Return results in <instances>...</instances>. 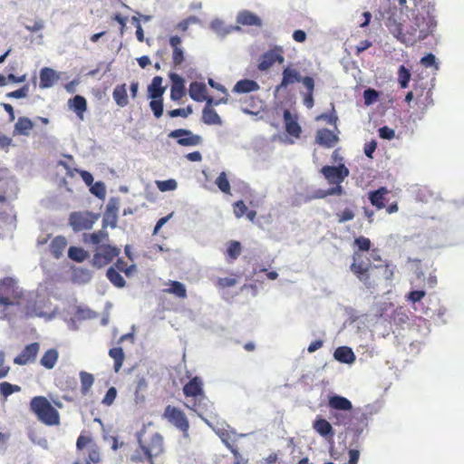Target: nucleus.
Wrapping results in <instances>:
<instances>
[{
	"mask_svg": "<svg viewBox=\"0 0 464 464\" xmlns=\"http://www.w3.org/2000/svg\"><path fill=\"white\" fill-rule=\"evenodd\" d=\"M14 282L13 283V285ZM10 298L14 302V305L9 308L8 314L24 313L28 316L44 315L41 305L37 301V295L34 292L18 293L13 288Z\"/></svg>",
	"mask_w": 464,
	"mask_h": 464,
	"instance_id": "obj_1",
	"label": "nucleus"
},
{
	"mask_svg": "<svg viewBox=\"0 0 464 464\" xmlns=\"http://www.w3.org/2000/svg\"><path fill=\"white\" fill-rule=\"evenodd\" d=\"M30 408L38 420L48 426L59 423V412L44 396H36L31 400Z\"/></svg>",
	"mask_w": 464,
	"mask_h": 464,
	"instance_id": "obj_2",
	"label": "nucleus"
},
{
	"mask_svg": "<svg viewBox=\"0 0 464 464\" xmlns=\"http://www.w3.org/2000/svg\"><path fill=\"white\" fill-rule=\"evenodd\" d=\"M144 433V430L137 433L138 443L150 463L153 464V458L159 456L163 451V438L160 433H154L150 439V444L147 445L142 440Z\"/></svg>",
	"mask_w": 464,
	"mask_h": 464,
	"instance_id": "obj_3",
	"label": "nucleus"
},
{
	"mask_svg": "<svg viewBox=\"0 0 464 464\" xmlns=\"http://www.w3.org/2000/svg\"><path fill=\"white\" fill-rule=\"evenodd\" d=\"M99 218V214L90 211L72 212L69 218V225L75 232L88 230L93 227Z\"/></svg>",
	"mask_w": 464,
	"mask_h": 464,
	"instance_id": "obj_4",
	"label": "nucleus"
},
{
	"mask_svg": "<svg viewBox=\"0 0 464 464\" xmlns=\"http://www.w3.org/2000/svg\"><path fill=\"white\" fill-rule=\"evenodd\" d=\"M169 137L177 139V143L184 147H195L202 144L203 138L200 135L194 134L187 129H176L169 133Z\"/></svg>",
	"mask_w": 464,
	"mask_h": 464,
	"instance_id": "obj_5",
	"label": "nucleus"
},
{
	"mask_svg": "<svg viewBox=\"0 0 464 464\" xmlns=\"http://www.w3.org/2000/svg\"><path fill=\"white\" fill-rule=\"evenodd\" d=\"M322 174L330 184L342 183L346 177L349 176V169L343 165L324 166L321 169Z\"/></svg>",
	"mask_w": 464,
	"mask_h": 464,
	"instance_id": "obj_6",
	"label": "nucleus"
},
{
	"mask_svg": "<svg viewBox=\"0 0 464 464\" xmlns=\"http://www.w3.org/2000/svg\"><path fill=\"white\" fill-rule=\"evenodd\" d=\"M14 280L5 277L0 280V312L8 313L9 308L14 305V302L11 300L10 294L13 292Z\"/></svg>",
	"mask_w": 464,
	"mask_h": 464,
	"instance_id": "obj_7",
	"label": "nucleus"
},
{
	"mask_svg": "<svg viewBox=\"0 0 464 464\" xmlns=\"http://www.w3.org/2000/svg\"><path fill=\"white\" fill-rule=\"evenodd\" d=\"M40 351L39 343H32L26 345L22 352L14 359L17 365H26L34 362Z\"/></svg>",
	"mask_w": 464,
	"mask_h": 464,
	"instance_id": "obj_8",
	"label": "nucleus"
},
{
	"mask_svg": "<svg viewBox=\"0 0 464 464\" xmlns=\"http://www.w3.org/2000/svg\"><path fill=\"white\" fill-rule=\"evenodd\" d=\"M164 417L182 431H186L188 429V421L185 414L175 407H171L170 405L167 406L164 411Z\"/></svg>",
	"mask_w": 464,
	"mask_h": 464,
	"instance_id": "obj_9",
	"label": "nucleus"
},
{
	"mask_svg": "<svg viewBox=\"0 0 464 464\" xmlns=\"http://www.w3.org/2000/svg\"><path fill=\"white\" fill-rule=\"evenodd\" d=\"M237 24L244 26H256L261 27L263 25L262 19L255 13L244 9L237 13L236 16Z\"/></svg>",
	"mask_w": 464,
	"mask_h": 464,
	"instance_id": "obj_10",
	"label": "nucleus"
},
{
	"mask_svg": "<svg viewBox=\"0 0 464 464\" xmlns=\"http://www.w3.org/2000/svg\"><path fill=\"white\" fill-rule=\"evenodd\" d=\"M184 394L188 397L198 398L199 405L206 401L203 395L202 382L198 377L190 380L183 388Z\"/></svg>",
	"mask_w": 464,
	"mask_h": 464,
	"instance_id": "obj_11",
	"label": "nucleus"
},
{
	"mask_svg": "<svg viewBox=\"0 0 464 464\" xmlns=\"http://www.w3.org/2000/svg\"><path fill=\"white\" fill-rule=\"evenodd\" d=\"M282 75V81L280 84L276 87V92L285 90L290 84L301 82V74L295 69L286 67L283 70Z\"/></svg>",
	"mask_w": 464,
	"mask_h": 464,
	"instance_id": "obj_12",
	"label": "nucleus"
},
{
	"mask_svg": "<svg viewBox=\"0 0 464 464\" xmlns=\"http://www.w3.org/2000/svg\"><path fill=\"white\" fill-rule=\"evenodd\" d=\"M206 90L207 87L205 83L193 82L189 85V96L196 102L206 101L208 105H211L213 102V98L205 96Z\"/></svg>",
	"mask_w": 464,
	"mask_h": 464,
	"instance_id": "obj_13",
	"label": "nucleus"
},
{
	"mask_svg": "<svg viewBox=\"0 0 464 464\" xmlns=\"http://www.w3.org/2000/svg\"><path fill=\"white\" fill-rule=\"evenodd\" d=\"M18 192L17 181L14 178L4 180L0 186V202H5L7 198H15Z\"/></svg>",
	"mask_w": 464,
	"mask_h": 464,
	"instance_id": "obj_14",
	"label": "nucleus"
},
{
	"mask_svg": "<svg viewBox=\"0 0 464 464\" xmlns=\"http://www.w3.org/2000/svg\"><path fill=\"white\" fill-rule=\"evenodd\" d=\"M338 140V137L328 129L318 130L315 136L316 143L326 148L334 147Z\"/></svg>",
	"mask_w": 464,
	"mask_h": 464,
	"instance_id": "obj_15",
	"label": "nucleus"
},
{
	"mask_svg": "<svg viewBox=\"0 0 464 464\" xmlns=\"http://www.w3.org/2000/svg\"><path fill=\"white\" fill-rule=\"evenodd\" d=\"M169 79L172 82L170 90V98L173 101H179L185 93L184 80L181 76L175 72L169 74Z\"/></svg>",
	"mask_w": 464,
	"mask_h": 464,
	"instance_id": "obj_16",
	"label": "nucleus"
},
{
	"mask_svg": "<svg viewBox=\"0 0 464 464\" xmlns=\"http://www.w3.org/2000/svg\"><path fill=\"white\" fill-rule=\"evenodd\" d=\"M359 258H360V256L355 253L353 255V263L351 266V271L353 273H354L355 275H357L358 278L361 281L365 282L369 278L368 271L371 267V265L369 262H364V261L359 262L358 261Z\"/></svg>",
	"mask_w": 464,
	"mask_h": 464,
	"instance_id": "obj_17",
	"label": "nucleus"
},
{
	"mask_svg": "<svg viewBox=\"0 0 464 464\" xmlns=\"http://www.w3.org/2000/svg\"><path fill=\"white\" fill-rule=\"evenodd\" d=\"M359 258H360V256L355 253L353 255V263L351 266V271L353 273H354L355 275H357L358 278L361 281L365 282L369 278L368 271L371 267V265L369 262H364V261L359 262L358 261Z\"/></svg>",
	"mask_w": 464,
	"mask_h": 464,
	"instance_id": "obj_18",
	"label": "nucleus"
},
{
	"mask_svg": "<svg viewBox=\"0 0 464 464\" xmlns=\"http://www.w3.org/2000/svg\"><path fill=\"white\" fill-rule=\"evenodd\" d=\"M334 357L336 361L347 364L353 363L356 359L353 351L348 346L338 347L334 353Z\"/></svg>",
	"mask_w": 464,
	"mask_h": 464,
	"instance_id": "obj_19",
	"label": "nucleus"
},
{
	"mask_svg": "<svg viewBox=\"0 0 464 464\" xmlns=\"http://www.w3.org/2000/svg\"><path fill=\"white\" fill-rule=\"evenodd\" d=\"M68 106L81 120H83V113L87 110V101L83 96L75 95L68 101Z\"/></svg>",
	"mask_w": 464,
	"mask_h": 464,
	"instance_id": "obj_20",
	"label": "nucleus"
},
{
	"mask_svg": "<svg viewBox=\"0 0 464 464\" xmlns=\"http://www.w3.org/2000/svg\"><path fill=\"white\" fill-rule=\"evenodd\" d=\"M58 76L56 72L51 68L44 67L40 72V88L45 89L52 87Z\"/></svg>",
	"mask_w": 464,
	"mask_h": 464,
	"instance_id": "obj_21",
	"label": "nucleus"
},
{
	"mask_svg": "<svg viewBox=\"0 0 464 464\" xmlns=\"http://www.w3.org/2000/svg\"><path fill=\"white\" fill-rule=\"evenodd\" d=\"M259 84L249 79L238 81L233 87V92L237 93H248L259 90Z\"/></svg>",
	"mask_w": 464,
	"mask_h": 464,
	"instance_id": "obj_22",
	"label": "nucleus"
},
{
	"mask_svg": "<svg viewBox=\"0 0 464 464\" xmlns=\"http://www.w3.org/2000/svg\"><path fill=\"white\" fill-rule=\"evenodd\" d=\"M329 406L339 411H351L353 409L352 402L345 397L334 394L329 398Z\"/></svg>",
	"mask_w": 464,
	"mask_h": 464,
	"instance_id": "obj_23",
	"label": "nucleus"
},
{
	"mask_svg": "<svg viewBox=\"0 0 464 464\" xmlns=\"http://www.w3.org/2000/svg\"><path fill=\"white\" fill-rule=\"evenodd\" d=\"M284 121L285 123V130L288 134L298 138L301 133V127L297 121L293 118L290 111L285 110L284 111Z\"/></svg>",
	"mask_w": 464,
	"mask_h": 464,
	"instance_id": "obj_24",
	"label": "nucleus"
},
{
	"mask_svg": "<svg viewBox=\"0 0 464 464\" xmlns=\"http://www.w3.org/2000/svg\"><path fill=\"white\" fill-rule=\"evenodd\" d=\"M59 358V353L56 349H48L40 360V364L47 370L54 368Z\"/></svg>",
	"mask_w": 464,
	"mask_h": 464,
	"instance_id": "obj_25",
	"label": "nucleus"
},
{
	"mask_svg": "<svg viewBox=\"0 0 464 464\" xmlns=\"http://www.w3.org/2000/svg\"><path fill=\"white\" fill-rule=\"evenodd\" d=\"M163 78L155 76L150 84L148 86L149 98H160L165 92V88L162 87Z\"/></svg>",
	"mask_w": 464,
	"mask_h": 464,
	"instance_id": "obj_26",
	"label": "nucleus"
},
{
	"mask_svg": "<svg viewBox=\"0 0 464 464\" xmlns=\"http://www.w3.org/2000/svg\"><path fill=\"white\" fill-rule=\"evenodd\" d=\"M211 105H206L202 111V121L208 125H222V120L217 111L210 107Z\"/></svg>",
	"mask_w": 464,
	"mask_h": 464,
	"instance_id": "obj_27",
	"label": "nucleus"
},
{
	"mask_svg": "<svg viewBox=\"0 0 464 464\" xmlns=\"http://www.w3.org/2000/svg\"><path fill=\"white\" fill-rule=\"evenodd\" d=\"M108 238L109 234L106 231V228H102L101 230L92 234H83V241L96 246V247L101 245V242L107 240Z\"/></svg>",
	"mask_w": 464,
	"mask_h": 464,
	"instance_id": "obj_28",
	"label": "nucleus"
},
{
	"mask_svg": "<svg viewBox=\"0 0 464 464\" xmlns=\"http://www.w3.org/2000/svg\"><path fill=\"white\" fill-rule=\"evenodd\" d=\"M112 98L120 107H125L128 104L129 101L125 83L117 85L114 88L112 92Z\"/></svg>",
	"mask_w": 464,
	"mask_h": 464,
	"instance_id": "obj_29",
	"label": "nucleus"
},
{
	"mask_svg": "<svg viewBox=\"0 0 464 464\" xmlns=\"http://www.w3.org/2000/svg\"><path fill=\"white\" fill-rule=\"evenodd\" d=\"M100 254L105 258L107 264L111 263L112 259L119 256L121 250L117 246L102 244L96 247Z\"/></svg>",
	"mask_w": 464,
	"mask_h": 464,
	"instance_id": "obj_30",
	"label": "nucleus"
},
{
	"mask_svg": "<svg viewBox=\"0 0 464 464\" xmlns=\"http://www.w3.org/2000/svg\"><path fill=\"white\" fill-rule=\"evenodd\" d=\"M209 28L218 37L221 38H225L227 35L230 34V29L228 28V25H226L225 23L219 18L213 19L209 24Z\"/></svg>",
	"mask_w": 464,
	"mask_h": 464,
	"instance_id": "obj_31",
	"label": "nucleus"
},
{
	"mask_svg": "<svg viewBox=\"0 0 464 464\" xmlns=\"http://www.w3.org/2000/svg\"><path fill=\"white\" fill-rule=\"evenodd\" d=\"M33 121L26 117H20L14 125V131L18 134L28 136L33 129Z\"/></svg>",
	"mask_w": 464,
	"mask_h": 464,
	"instance_id": "obj_32",
	"label": "nucleus"
},
{
	"mask_svg": "<svg viewBox=\"0 0 464 464\" xmlns=\"http://www.w3.org/2000/svg\"><path fill=\"white\" fill-rule=\"evenodd\" d=\"M79 375L81 380V392L82 395H86L94 383V376L84 371L80 372Z\"/></svg>",
	"mask_w": 464,
	"mask_h": 464,
	"instance_id": "obj_33",
	"label": "nucleus"
},
{
	"mask_svg": "<svg viewBox=\"0 0 464 464\" xmlns=\"http://www.w3.org/2000/svg\"><path fill=\"white\" fill-rule=\"evenodd\" d=\"M314 429L323 437L333 436V427L324 419H318L314 422Z\"/></svg>",
	"mask_w": 464,
	"mask_h": 464,
	"instance_id": "obj_34",
	"label": "nucleus"
},
{
	"mask_svg": "<svg viewBox=\"0 0 464 464\" xmlns=\"http://www.w3.org/2000/svg\"><path fill=\"white\" fill-rule=\"evenodd\" d=\"M92 277V273L88 268H76L73 270L72 280L77 284H86Z\"/></svg>",
	"mask_w": 464,
	"mask_h": 464,
	"instance_id": "obj_35",
	"label": "nucleus"
},
{
	"mask_svg": "<svg viewBox=\"0 0 464 464\" xmlns=\"http://www.w3.org/2000/svg\"><path fill=\"white\" fill-rule=\"evenodd\" d=\"M106 276L110 282L118 288H122L126 285L125 279L113 266L108 268Z\"/></svg>",
	"mask_w": 464,
	"mask_h": 464,
	"instance_id": "obj_36",
	"label": "nucleus"
},
{
	"mask_svg": "<svg viewBox=\"0 0 464 464\" xmlns=\"http://www.w3.org/2000/svg\"><path fill=\"white\" fill-rule=\"evenodd\" d=\"M66 244L67 241L63 237L59 236L53 238L50 246L52 254L56 258H59L62 256L63 250L66 246Z\"/></svg>",
	"mask_w": 464,
	"mask_h": 464,
	"instance_id": "obj_37",
	"label": "nucleus"
},
{
	"mask_svg": "<svg viewBox=\"0 0 464 464\" xmlns=\"http://www.w3.org/2000/svg\"><path fill=\"white\" fill-rule=\"evenodd\" d=\"M391 34L396 37L399 41L401 43L407 44V45H412L415 42L414 39L408 38L405 34L402 33L401 24H395V25L392 27L391 25L390 29Z\"/></svg>",
	"mask_w": 464,
	"mask_h": 464,
	"instance_id": "obj_38",
	"label": "nucleus"
},
{
	"mask_svg": "<svg viewBox=\"0 0 464 464\" xmlns=\"http://www.w3.org/2000/svg\"><path fill=\"white\" fill-rule=\"evenodd\" d=\"M68 256L73 261L82 262L89 256V254L82 247L70 246L68 249Z\"/></svg>",
	"mask_w": 464,
	"mask_h": 464,
	"instance_id": "obj_39",
	"label": "nucleus"
},
{
	"mask_svg": "<svg viewBox=\"0 0 464 464\" xmlns=\"http://www.w3.org/2000/svg\"><path fill=\"white\" fill-rule=\"evenodd\" d=\"M208 403V401L206 399L205 401H203L200 405L198 403V398H196L194 400H192L191 403L190 404H187V406L190 409H193L197 413L198 415L209 426V427H212L211 423L207 420L205 419L202 415L204 413V410L205 408L207 407Z\"/></svg>",
	"mask_w": 464,
	"mask_h": 464,
	"instance_id": "obj_40",
	"label": "nucleus"
},
{
	"mask_svg": "<svg viewBox=\"0 0 464 464\" xmlns=\"http://www.w3.org/2000/svg\"><path fill=\"white\" fill-rule=\"evenodd\" d=\"M273 55L274 51H268L261 56L257 66L260 71H266L273 66L275 63Z\"/></svg>",
	"mask_w": 464,
	"mask_h": 464,
	"instance_id": "obj_41",
	"label": "nucleus"
},
{
	"mask_svg": "<svg viewBox=\"0 0 464 464\" xmlns=\"http://www.w3.org/2000/svg\"><path fill=\"white\" fill-rule=\"evenodd\" d=\"M216 185L219 188V190L225 194H230V183L228 181L227 173L222 171L215 181Z\"/></svg>",
	"mask_w": 464,
	"mask_h": 464,
	"instance_id": "obj_42",
	"label": "nucleus"
},
{
	"mask_svg": "<svg viewBox=\"0 0 464 464\" xmlns=\"http://www.w3.org/2000/svg\"><path fill=\"white\" fill-rule=\"evenodd\" d=\"M166 291L178 297L185 298L187 296V290L184 284L178 281H172L170 288Z\"/></svg>",
	"mask_w": 464,
	"mask_h": 464,
	"instance_id": "obj_43",
	"label": "nucleus"
},
{
	"mask_svg": "<svg viewBox=\"0 0 464 464\" xmlns=\"http://www.w3.org/2000/svg\"><path fill=\"white\" fill-rule=\"evenodd\" d=\"M21 391V387L15 384H12L7 382H0V393L5 398L13 394L14 392H17Z\"/></svg>",
	"mask_w": 464,
	"mask_h": 464,
	"instance_id": "obj_44",
	"label": "nucleus"
},
{
	"mask_svg": "<svg viewBox=\"0 0 464 464\" xmlns=\"http://www.w3.org/2000/svg\"><path fill=\"white\" fill-rule=\"evenodd\" d=\"M150 107L156 118H160L163 114V101L160 98H150Z\"/></svg>",
	"mask_w": 464,
	"mask_h": 464,
	"instance_id": "obj_45",
	"label": "nucleus"
},
{
	"mask_svg": "<svg viewBox=\"0 0 464 464\" xmlns=\"http://www.w3.org/2000/svg\"><path fill=\"white\" fill-rule=\"evenodd\" d=\"M411 79V73L403 65H401L398 72V81L401 88L408 87Z\"/></svg>",
	"mask_w": 464,
	"mask_h": 464,
	"instance_id": "obj_46",
	"label": "nucleus"
},
{
	"mask_svg": "<svg viewBox=\"0 0 464 464\" xmlns=\"http://www.w3.org/2000/svg\"><path fill=\"white\" fill-rule=\"evenodd\" d=\"M378 98L379 92L372 88H368L363 92L364 103L367 106L373 104Z\"/></svg>",
	"mask_w": 464,
	"mask_h": 464,
	"instance_id": "obj_47",
	"label": "nucleus"
},
{
	"mask_svg": "<svg viewBox=\"0 0 464 464\" xmlns=\"http://www.w3.org/2000/svg\"><path fill=\"white\" fill-rule=\"evenodd\" d=\"M117 220L118 214L104 212L102 218V228H106L107 227L115 228L117 226Z\"/></svg>",
	"mask_w": 464,
	"mask_h": 464,
	"instance_id": "obj_48",
	"label": "nucleus"
},
{
	"mask_svg": "<svg viewBox=\"0 0 464 464\" xmlns=\"http://www.w3.org/2000/svg\"><path fill=\"white\" fill-rule=\"evenodd\" d=\"M192 112H193L192 107L190 105H188L186 108H179V109H174V110L169 111L168 114L171 118H175V117L187 118Z\"/></svg>",
	"mask_w": 464,
	"mask_h": 464,
	"instance_id": "obj_49",
	"label": "nucleus"
},
{
	"mask_svg": "<svg viewBox=\"0 0 464 464\" xmlns=\"http://www.w3.org/2000/svg\"><path fill=\"white\" fill-rule=\"evenodd\" d=\"M90 191L97 198H104L106 193L105 185L102 181H97L91 185Z\"/></svg>",
	"mask_w": 464,
	"mask_h": 464,
	"instance_id": "obj_50",
	"label": "nucleus"
},
{
	"mask_svg": "<svg viewBox=\"0 0 464 464\" xmlns=\"http://www.w3.org/2000/svg\"><path fill=\"white\" fill-rule=\"evenodd\" d=\"M157 187L162 192L170 191L177 188L178 183L175 179H170L167 180L157 181Z\"/></svg>",
	"mask_w": 464,
	"mask_h": 464,
	"instance_id": "obj_51",
	"label": "nucleus"
},
{
	"mask_svg": "<svg viewBox=\"0 0 464 464\" xmlns=\"http://www.w3.org/2000/svg\"><path fill=\"white\" fill-rule=\"evenodd\" d=\"M426 24H427V28H421L420 30V34L418 36L419 40L425 39L428 34H432L434 28L436 27V22L431 17H428V21Z\"/></svg>",
	"mask_w": 464,
	"mask_h": 464,
	"instance_id": "obj_52",
	"label": "nucleus"
},
{
	"mask_svg": "<svg viewBox=\"0 0 464 464\" xmlns=\"http://www.w3.org/2000/svg\"><path fill=\"white\" fill-rule=\"evenodd\" d=\"M228 256L236 259L241 253V244L238 241H231L227 247Z\"/></svg>",
	"mask_w": 464,
	"mask_h": 464,
	"instance_id": "obj_53",
	"label": "nucleus"
},
{
	"mask_svg": "<svg viewBox=\"0 0 464 464\" xmlns=\"http://www.w3.org/2000/svg\"><path fill=\"white\" fill-rule=\"evenodd\" d=\"M383 198L381 195L376 191H371L369 193V200L372 205L375 206L377 208L381 209L384 207Z\"/></svg>",
	"mask_w": 464,
	"mask_h": 464,
	"instance_id": "obj_54",
	"label": "nucleus"
},
{
	"mask_svg": "<svg viewBox=\"0 0 464 464\" xmlns=\"http://www.w3.org/2000/svg\"><path fill=\"white\" fill-rule=\"evenodd\" d=\"M28 92H29V86L26 84L16 91L7 93L6 96L8 98L21 99V98L26 97L28 95Z\"/></svg>",
	"mask_w": 464,
	"mask_h": 464,
	"instance_id": "obj_55",
	"label": "nucleus"
},
{
	"mask_svg": "<svg viewBox=\"0 0 464 464\" xmlns=\"http://www.w3.org/2000/svg\"><path fill=\"white\" fill-rule=\"evenodd\" d=\"M213 430L218 435V437L221 439L222 442L226 445V447L228 448L229 450H231V451L236 454V450H234L232 449V446L228 442L229 434H228L227 430H226L224 429H218V430H216L214 428H213Z\"/></svg>",
	"mask_w": 464,
	"mask_h": 464,
	"instance_id": "obj_56",
	"label": "nucleus"
},
{
	"mask_svg": "<svg viewBox=\"0 0 464 464\" xmlns=\"http://www.w3.org/2000/svg\"><path fill=\"white\" fill-rule=\"evenodd\" d=\"M116 396H117L116 388L115 387L109 388L104 398L102 399V403L107 406L111 405L114 402Z\"/></svg>",
	"mask_w": 464,
	"mask_h": 464,
	"instance_id": "obj_57",
	"label": "nucleus"
},
{
	"mask_svg": "<svg viewBox=\"0 0 464 464\" xmlns=\"http://www.w3.org/2000/svg\"><path fill=\"white\" fill-rule=\"evenodd\" d=\"M379 136L383 140H391L395 138L394 130L389 128L388 126H382L378 130Z\"/></svg>",
	"mask_w": 464,
	"mask_h": 464,
	"instance_id": "obj_58",
	"label": "nucleus"
},
{
	"mask_svg": "<svg viewBox=\"0 0 464 464\" xmlns=\"http://www.w3.org/2000/svg\"><path fill=\"white\" fill-rule=\"evenodd\" d=\"M420 63L427 68L434 66L437 70L439 69V65L436 63V57L431 53L423 56L420 60Z\"/></svg>",
	"mask_w": 464,
	"mask_h": 464,
	"instance_id": "obj_59",
	"label": "nucleus"
},
{
	"mask_svg": "<svg viewBox=\"0 0 464 464\" xmlns=\"http://www.w3.org/2000/svg\"><path fill=\"white\" fill-rule=\"evenodd\" d=\"M354 243L361 251H368L371 246L370 239L364 237L355 238Z\"/></svg>",
	"mask_w": 464,
	"mask_h": 464,
	"instance_id": "obj_60",
	"label": "nucleus"
},
{
	"mask_svg": "<svg viewBox=\"0 0 464 464\" xmlns=\"http://www.w3.org/2000/svg\"><path fill=\"white\" fill-rule=\"evenodd\" d=\"M93 266L97 268H102L104 266L108 265L105 261V258L100 254V252L96 249L95 254L93 255V258L92 261Z\"/></svg>",
	"mask_w": 464,
	"mask_h": 464,
	"instance_id": "obj_61",
	"label": "nucleus"
},
{
	"mask_svg": "<svg viewBox=\"0 0 464 464\" xmlns=\"http://www.w3.org/2000/svg\"><path fill=\"white\" fill-rule=\"evenodd\" d=\"M120 207V200L116 198H111L106 206L105 212L118 214Z\"/></svg>",
	"mask_w": 464,
	"mask_h": 464,
	"instance_id": "obj_62",
	"label": "nucleus"
},
{
	"mask_svg": "<svg viewBox=\"0 0 464 464\" xmlns=\"http://www.w3.org/2000/svg\"><path fill=\"white\" fill-rule=\"evenodd\" d=\"M24 27L29 32L36 33L44 28V22L41 19L35 20L32 24H25Z\"/></svg>",
	"mask_w": 464,
	"mask_h": 464,
	"instance_id": "obj_63",
	"label": "nucleus"
},
{
	"mask_svg": "<svg viewBox=\"0 0 464 464\" xmlns=\"http://www.w3.org/2000/svg\"><path fill=\"white\" fill-rule=\"evenodd\" d=\"M234 207H235V210H234L235 216L238 218H242L247 210L246 206L245 205V203L242 200L237 201L234 204Z\"/></svg>",
	"mask_w": 464,
	"mask_h": 464,
	"instance_id": "obj_64",
	"label": "nucleus"
}]
</instances>
